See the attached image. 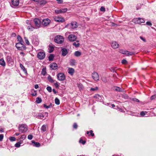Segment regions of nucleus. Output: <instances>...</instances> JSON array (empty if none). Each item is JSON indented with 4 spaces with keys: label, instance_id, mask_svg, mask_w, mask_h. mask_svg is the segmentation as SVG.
<instances>
[{
    "label": "nucleus",
    "instance_id": "46",
    "mask_svg": "<svg viewBox=\"0 0 156 156\" xmlns=\"http://www.w3.org/2000/svg\"><path fill=\"white\" fill-rule=\"evenodd\" d=\"M9 140L11 141H14L16 140V138L14 137H10L9 138Z\"/></svg>",
    "mask_w": 156,
    "mask_h": 156
},
{
    "label": "nucleus",
    "instance_id": "62",
    "mask_svg": "<svg viewBox=\"0 0 156 156\" xmlns=\"http://www.w3.org/2000/svg\"><path fill=\"white\" fill-rule=\"evenodd\" d=\"M48 105L50 107V108H52L54 105H53L51 103H50Z\"/></svg>",
    "mask_w": 156,
    "mask_h": 156
},
{
    "label": "nucleus",
    "instance_id": "61",
    "mask_svg": "<svg viewBox=\"0 0 156 156\" xmlns=\"http://www.w3.org/2000/svg\"><path fill=\"white\" fill-rule=\"evenodd\" d=\"M26 138V136L25 135H23L21 136L20 138L22 139H24Z\"/></svg>",
    "mask_w": 156,
    "mask_h": 156
},
{
    "label": "nucleus",
    "instance_id": "41",
    "mask_svg": "<svg viewBox=\"0 0 156 156\" xmlns=\"http://www.w3.org/2000/svg\"><path fill=\"white\" fill-rule=\"evenodd\" d=\"M26 49V46L23 44V45L22 46H21V47H20V48L19 50L23 51V50H25Z\"/></svg>",
    "mask_w": 156,
    "mask_h": 156
},
{
    "label": "nucleus",
    "instance_id": "39",
    "mask_svg": "<svg viewBox=\"0 0 156 156\" xmlns=\"http://www.w3.org/2000/svg\"><path fill=\"white\" fill-rule=\"evenodd\" d=\"M89 133H90V135H91L92 136H94V134L93 133V131L92 130H90V131H87V134H88Z\"/></svg>",
    "mask_w": 156,
    "mask_h": 156
},
{
    "label": "nucleus",
    "instance_id": "21",
    "mask_svg": "<svg viewBox=\"0 0 156 156\" xmlns=\"http://www.w3.org/2000/svg\"><path fill=\"white\" fill-rule=\"evenodd\" d=\"M32 144H33V145L36 147H39L40 146V144L37 142H35L34 140H32Z\"/></svg>",
    "mask_w": 156,
    "mask_h": 156
},
{
    "label": "nucleus",
    "instance_id": "2",
    "mask_svg": "<svg viewBox=\"0 0 156 156\" xmlns=\"http://www.w3.org/2000/svg\"><path fill=\"white\" fill-rule=\"evenodd\" d=\"M19 131L21 133L25 132L27 130V126L24 124L19 125Z\"/></svg>",
    "mask_w": 156,
    "mask_h": 156
},
{
    "label": "nucleus",
    "instance_id": "36",
    "mask_svg": "<svg viewBox=\"0 0 156 156\" xmlns=\"http://www.w3.org/2000/svg\"><path fill=\"white\" fill-rule=\"evenodd\" d=\"M98 89V87H94L90 88V90L91 91H95L97 90Z\"/></svg>",
    "mask_w": 156,
    "mask_h": 156
},
{
    "label": "nucleus",
    "instance_id": "56",
    "mask_svg": "<svg viewBox=\"0 0 156 156\" xmlns=\"http://www.w3.org/2000/svg\"><path fill=\"white\" fill-rule=\"evenodd\" d=\"M147 25L151 26L152 25V23L150 21H147L146 23Z\"/></svg>",
    "mask_w": 156,
    "mask_h": 156
},
{
    "label": "nucleus",
    "instance_id": "19",
    "mask_svg": "<svg viewBox=\"0 0 156 156\" xmlns=\"http://www.w3.org/2000/svg\"><path fill=\"white\" fill-rule=\"evenodd\" d=\"M34 116L38 119H43L44 118V115L43 114L40 113L38 115H34Z\"/></svg>",
    "mask_w": 156,
    "mask_h": 156
},
{
    "label": "nucleus",
    "instance_id": "33",
    "mask_svg": "<svg viewBox=\"0 0 156 156\" xmlns=\"http://www.w3.org/2000/svg\"><path fill=\"white\" fill-rule=\"evenodd\" d=\"M29 26L27 27V29L28 30L33 31V30L34 29V27L33 26Z\"/></svg>",
    "mask_w": 156,
    "mask_h": 156
},
{
    "label": "nucleus",
    "instance_id": "27",
    "mask_svg": "<svg viewBox=\"0 0 156 156\" xmlns=\"http://www.w3.org/2000/svg\"><path fill=\"white\" fill-rule=\"evenodd\" d=\"M81 54V52L78 51H76L74 53V55L76 56L77 57H79L80 56Z\"/></svg>",
    "mask_w": 156,
    "mask_h": 156
},
{
    "label": "nucleus",
    "instance_id": "1",
    "mask_svg": "<svg viewBox=\"0 0 156 156\" xmlns=\"http://www.w3.org/2000/svg\"><path fill=\"white\" fill-rule=\"evenodd\" d=\"M54 41L57 44H61L64 42V38L63 36L61 35H57L55 37Z\"/></svg>",
    "mask_w": 156,
    "mask_h": 156
},
{
    "label": "nucleus",
    "instance_id": "32",
    "mask_svg": "<svg viewBox=\"0 0 156 156\" xmlns=\"http://www.w3.org/2000/svg\"><path fill=\"white\" fill-rule=\"evenodd\" d=\"M46 125H43L41 128V130L43 132H45L46 131Z\"/></svg>",
    "mask_w": 156,
    "mask_h": 156
},
{
    "label": "nucleus",
    "instance_id": "60",
    "mask_svg": "<svg viewBox=\"0 0 156 156\" xmlns=\"http://www.w3.org/2000/svg\"><path fill=\"white\" fill-rule=\"evenodd\" d=\"M100 10L102 11H105V9L104 7L102 6L100 8Z\"/></svg>",
    "mask_w": 156,
    "mask_h": 156
},
{
    "label": "nucleus",
    "instance_id": "58",
    "mask_svg": "<svg viewBox=\"0 0 156 156\" xmlns=\"http://www.w3.org/2000/svg\"><path fill=\"white\" fill-rule=\"evenodd\" d=\"M140 24L141 23H144L145 21H144V20L143 19L141 18H140Z\"/></svg>",
    "mask_w": 156,
    "mask_h": 156
},
{
    "label": "nucleus",
    "instance_id": "31",
    "mask_svg": "<svg viewBox=\"0 0 156 156\" xmlns=\"http://www.w3.org/2000/svg\"><path fill=\"white\" fill-rule=\"evenodd\" d=\"M20 67L21 68V69L23 70L24 71V72L25 73H27V71L26 70V69L25 67L22 64H20Z\"/></svg>",
    "mask_w": 156,
    "mask_h": 156
},
{
    "label": "nucleus",
    "instance_id": "4",
    "mask_svg": "<svg viewBox=\"0 0 156 156\" xmlns=\"http://www.w3.org/2000/svg\"><path fill=\"white\" fill-rule=\"evenodd\" d=\"M58 80L60 81H63L65 80L66 77L65 75L62 73H59L57 75Z\"/></svg>",
    "mask_w": 156,
    "mask_h": 156
},
{
    "label": "nucleus",
    "instance_id": "45",
    "mask_svg": "<svg viewBox=\"0 0 156 156\" xmlns=\"http://www.w3.org/2000/svg\"><path fill=\"white\" fill-rule=\"evenodd\" d=\"M46 89L48 92H51L52 91V89L51 87L48 86L47 87Z\"/></svg>",
    "mask_w": 156,
    "mask_h": 156
},
{
    "label": "nucleus",
    "instance_id": "37",
    "mask_svg": "<svg viewBox=\"0 0 156 156\" xmlns=\"http://www.w3.org/2000/svg\"><path fill=\"white\" fill-rule=\"evenodd\" d=\"M54 58L53 54H51L48 57V60L50 61H52Z\"/></svg>",
    "mask_w": 156,
    "mask_h": 156
},
{
    "label": "nucleus",
    "instance_id": "10",
    "mask_svg": "<svg viewBox=\"0 0 156 156\" xmlns=\"http://www.w3.org/2000/svg\"><path fill=\"white\" fill-rule=\"evenodd\" d=\"M50 20L47 18L43 20L42 21V24L44 26H47L50 23Z\"/></svg>",
    "mask_w": 156,
    "mask_h": 156
},
{
    "label": "nucleus",
    "instance_id": "57",
    "mask_svg": "<svg viewBox=\"0 0 156 156\" xmlns=\"http://www.w3.org/2000/svg\"><path fill=\"white\" fill-rule=\"evenodd\" d=\"M26 23L28 25H31V23L30 21L29 20H27L26 21Z\"/></svg>",
    "mask_w": 156,
    "mask_h": 156
},
{
    "label": "nucleus",
    "instance_id": "48",
    "mask_svg": "<svg viewBox=\"0 0 156 156\" xmlns=\"http://www.w3.org/2000/svg\"><path fill=\"white\" fill-rule=\"evenodd\" d=\"M54 85L56 88H58L59 84L57 81H56L54 83Z\"/></svg>",
    "mask_w": 156,
    "mask_h": 156
},
{
    "label": "nucleus",
    "instance_id": "18",
    "mask_svg": "<svg viewBox=\"0 0 156 156\" xmlns=\"http://www.w3.org/2000/svg\"><path fill=\"white\" fill-rule=\"evenodd\" d=\"M71 27L73 29H75L77 27V23L76 22H73L71 23Z\"/></svg>",
    "mask_w": 156,
    "mask_h": 156
},
{
    "label": "nucleus",
    "instance_id": "12",
    "mask_svg": "<svg viewBox=\"0 0 156 156\" xmlns=\"http://www.w3.org/2000/svg\"><path fill=\"white\" fill-rule=\"evenodd\" d=\"M50 67L51 69L56 70L58 68V66L57 64L55 63H52L50 65Z\"/></svg>",
    "mask_w": 156,
    "mask_h": 156
},
{
    "label": "nucleus",
    "instance_id": "23",
    "mask_svg": "<svg viewBox=\"0 0 156 156\" xmlns=\"http://www.w3.org/2000/svg\"><path fill=\"white\" fill-rule=\"evenodd\" d=\"M0 65L3 66H5V62L3 58H1L0 59Z\"/></svg>",
    "mask_w": 156,
    "mask_h": 156
},
{
    "label": "nucleus",
    "instance_id": "63",
    "mask_svg": "<svg viewBox=\"0 0 156 156\" xmlns=\"http://www.w3.org/2000/svg\"><path fill=\"white\" fill-rule=\"evenodd\" d=\"M140 38L144 42H146V40L145 39H144V38L143 37H142L141 36H140Z\"/></svg>",
    "mask_w": 156,
    "mask_h": 156
},
{
    "label": "nucleus",
    "instance_id": "3",
    "mask_svg": "<svg viewBox=\"0 0 156 156\" xmlns=\"http://www.w3.org/2000/svg\"><path fill=\"white\" fill-rule=\"evenodd\" d=\"M119 52L123 54H125L127 56L132 55L134 54V53L133 52H129L127 51L124 50L123 49H120Z\"/></svg>",
    "mask_w": 156,
    "mask_h": 156
},
{
    "label": "nucleus",
    "instance_id": "51",
    "mask_svg": "<svg viewBox=\"0 0 156 156\" xmlns=\"http://www.w3.org/2000/svg\"><path fill=\"white\" fill-rule=\"evenodd\" d=\"M33 136L32 135H29L28 136V138L29 140H31L33 138Z\"/></svg>",
    "mask_w": 156,
    "mask_h": 156
},
{
    "label": "nucleus",
    "instance_id": "59",
    "mask_svg": "<svg viewBox=\"0 0 156 156\" xmlns=\"http://www.w3.org/2000/svg\"><path fill=\"white\" fill-rule=\"evenodd\" d=\"M127 62L126 60L124 59H123V60H122V64H124L126 63H127Z\"/></svg>",
    "mask_w": 156,
    "mask_h": 156
},
{
    "label": "nucleus",
    "instance_id": "20",
    "mask_svg": "<svg viewBox=\"0 0 156 156\" xmlns=\"http://www.w3.org/2000/svg\"><path fill=\"white\" fill-rule=\"evenodd\" d=\"M23 44V43L21 42H18L16 44V48L19 50L20 48V47L21 46H22Z\"/></svg>",
    "mask_w": 156,
    "mask_h": 156
},
{
    "label": "nucleus",
    "instance_id": "22",
    "mask_svg": "<svg viewBox=\"0 0 156 156\" xmlns=\"http://www.w3.org/2000/svg\"><path fill=\"white\" fill-rule=\"evenodd\" d=\"M76 63V60L74 59H71L70 60L69 63L71 66H74Z\"/></svg>",
    "mask_w": 156,
    "mask_h": 156
},
{
    "label": "nucleus",
    "instance_id": "52",
    "mask_svg": "<svg viewBox=\"0 0 156 156\" xmlns=\"http://www.w3.org/2000/svg\"><path fill=\"white\" fill-rule=\"evenodd\" d=\"M132 99V100L133 101H135L137 102H139V100L137 99L136 98H131Z\"/></svg>",
    "mask_w": 156,
    "mask_h": 156
},
{
    "label": "nucleus",
    "instance_id": "55",
    "mask_svg": "<svg viewBox=\"0 0 156 156\" xmlns=\"http://www.w3.org/2000/svg\"><path fill=\"white\" fill-rule=\"evenodd\" d=\"M77 125L76 123H74L73 125V127L74 129H76L77 128Z\"/></svg>",
    "mask_w": 156,
    "mask_h": 156
},
{
    "label": "nucleus",
    "instance_id": "29",
    "mask_svg": "<svg viewBox=\"0 0 156 156\" xmlns=\"http://www.w3.org/2000/svg\"><path fill=\"white\" fill-rule=\"evenodd\" d=\"M41 73L44 76L46 75V68H43V69H42Z\"/></svg>",
    "mask_w": 156,
    "mask_h": 156
},
{
    "label": "nucleus",
    "instance_id": "5",
    "mask_svg": "<svg viewBox=\"0 0 156 156\" xmlns=\"http://www.w3.org/2000/svg\"><path fill=\"white\" fill-rule=\"evenodd\" d=\"M92 77L93 78V79L96 81H98L99 79L98 74L95 72H94L92 73Z\"/></svg>",
    "mask_w": 156,
    "mask_h": 156
},
{
    "label": "nucleus",
    "instance_id": "13",
    "mask_svg": "<svg viewBox=\"0 0 156 156\" xmlns=\"http://www.w3.org/2000/svg\"><path fill=\"white\" fill-rule=\"evenodd\" d=\"M111 46L113 48L115 49L119 47V44L116 41H113L112 42Z\"/></svg>",
    "mask_w": 156,
    "mask_h": 156
},
{
    "label": "nucleus",
    "instance_id": "14",
    "mask_svg": "<svg viewBox=\"0 0 156 156\" xmlns=\"http://www.w3.org/2000/svg\"><path fill=\"white\" fill-rule=\"evenodd\" d=\"M62 52V55L63 56H65L68 53V51L67 49L65 48H62L61 49Z\"/></svg>",
    "mask_w": 156,
    "mask_h": 156
},
{
    "label": "nucleus",
    "instance_id": "24",
    "mask_svg": "<svg viewBox=\"0 0 156 156\" xmlns=\"http://www.w3.org/2000/svg\"><path fill=\"white\" fill-rule=\"evenodd\" d=\"M47 2L44 0H39L38 3L40 4L41 5H44L46 4Z\"/></svg>",
    "mask_w": 156,
    "mask_h": 156
},
{
    "label": "nucleus",
    "instance_id": "53",
    "mask_svg": "<svg viewBox=\"0 0 156 156\" xmlns=\"http://www.w3.org/2000/svg\"><path fill=\"white\" fill-rule=\"evenodd\" d=\"M4 137L3 134H0V141H2Z\"/></svg>",
    "mask_w": 156,
    "mask_h": 156
},
{
    "label": "nucleus",
    "instance_id": "16",
    "mask_svg": "<svg viewBox=\"0 0 156 156\" xmlns=\"http://www.w3.org/2000/svg\"><path fill=\"white\" fill-rule=\"evenodd\" d=\"M68 72L71 75H73L75 72V70L73 68H69L68 69Z\"/></svg>",
    "mask_w": 156,
    "mask_h": 156
},
{
    "label": "nucleus",
    "instance_id": "47",
    "mask_svg": "<svg viewBox=\"0 0 156 156\" xmlns=\"http://www.w3.org/2000/svg\"><path fill=\"white\" fill-rule=\"evenodd\" d=\"M20 146V143L19 142L17 143L15 145V147H19Z\"/></svg>",
    "mask_w": 156,
    "mask_h": 156
},
{
    "label": "nucleus",
    "instance_id": "42",
    "mask_svg": "<svg viewBox=\"0 0 156 156\" xmlns=\"http://www.w3.org/2000/svg\"><path fill=\"white\" fill-rule=\"evenodd\" d=\"M80 44L79 43H76L75 42H73V45L75 46L76 48L79 47L80 46Z\"/></svg>",
    "mask_w": 156,
    "mask_h": 156
},
{
    "label": "nucleus",
    "instance_id": "49",
    "mask_svg": "<svg viewBox=\"0 0 156 156\" xmlns=\"http://www.w3.org/2000/svg\"><path fill=\"white\" fill-rule=\"evenodd\" d=\"M147 113L146 112H141L140 113V115L142 116H144L145 115V114Z\"/></svg>",
    "mask_w": 156,
    "mask_h": 156
},
{
    "label": "nucleus",
    "instance_id": "7",
    "mask_svg": "<svg viewBox=\"0 0 156 156\" xmlns=\"http://www.w3.org/2000/svg\"><path fill=\"white\" fill-rule=\"evenodd\" d=\"M67 8H62L60 9H56L55 10V12L57 14H59L62 13H64L67 11Z\"/></svg>",
    "mask_w": 156,
    "mask_h": 156
},
{
    "label": "nucleus",
    "instance_id": "25",
    "mask_svg": "<svg viewBox=\"0 0 156 156\" xmlns=\"http://www.w3.org/2000/svg\"><path fill=\"white\" fill-rule=\"evenodd\" d=\"M32 43L36 46L37 45L39 44L38 41H36L35 39H33L32 41Z\"/></svg>",
    "mask_w": 156,
    "mask_h": 156
},
{
    "label": "nucleus",
    "instance_id": "28",
    "mask_svg": "<svg viewBox=\"0 0 156 156\" xmlns=\"http://www.w3.org/2000/svg\"><path fill=\"white\" fill-rule=\"evenodd\" d=\"M54 50V47L53 46L49 45L48 48L49 52L51 53L53 52Z\"/></svg>",
    "mask_w": 156,
    "mask_h": 156
},
{
    "label": "nucleus",
    "instance_id": "11",
    "mask_svg": "<svg viewBox=\"0 0 156 156\" xmlns=\"http://www.w3.org/2000/svg\"><path fill=\"white\" fill-rule=\"evenodd\" d=\"M68 38L69 41H74L77 39L76 36L73 34L69 35Z\"/></svg>",
    "mask_w": 156,
    "mask_h": 156
},
{
    "label": "nucleus",
    "instance_id": "15",
    "mask_svg": "<svg viewBox=\"0 0 156 156\" xmlns=\"http://www.w3.org/2000/svg\"><path fill=\"white\" fill-rule=\"evenodd\" d=\"M11 3L13 6H17L19 4V0H12Z\"/></svg>",
    "mask_w": 156,
    "mask_h": 156
},
{
    "label": "nucleus",
    "instance_id": "40",
    "mask_svg": "<svg viewBox=\"0 0 156 156\" xmlns=\"http://www.w3.org/2000/svg\"><path fill=\"white\" fill-rule=\"evenodd\" d=\"M42 101L41 98H36V102L37 103H40Z\"/></svg>",
    "mask_w": 156,
    "mask_h": 156
},
{
    "label": "nucleus",
    "instance_id": "6",
    "mask_svg": "<svg viewBox=\"0 0 156 156\" xmlns=\"http://www.w3.org/2000/svg\"><path fill=\"white\" fill-rule=\"evenodd\" d=\"M34 21L36 28H39L41 26V21L38 19L36 18L34 19Z\"/></svg>",
    "mask_w": 156,
    "mask_h": 156
},
{
    "label": "nucleus",
    "instance_id": "64",
    "mask_svg": "<svg viewBox=\"0 0 156 156\" xmlns=\"http://www.w3.org/2000/svg\"><path fill=\"white\" fill-rule=\"evenodd\" d=\"M39 87H38V84H35L34 85V88L37 89Z\"/></svg>",
    "mask_w": 156,
    "mask_h": 156
},
{
    "label": "nucleus",
    "instance_id": "8",
    "mask_svg": "<svg viewBox=\"0 0 156 156\" xmlns=\"http://www.w3.org/2000/svg\"><path fill=\"white\" fill-rule=\"evenodd\" d=\"M54 20L55 21L58 22H63L65 21L64 18L58 16L55 17Z\"/></svg>",
    "mask_w": 156,
    "mask_h": 156
},
{
    "label": "nucleus",
    "instance_id": "43",
    "mask_svg": "<svg viewBox=\"0 0 156 156\" xmlns=\"http://www.w3.org/2000/svg\"><path fill=\"white\" fill-rule=\"evenodd\" d=\"M24 39L25 40V42L26 44L27 45H29L30 44V42H29V41L27 39V38L26 37H24Z\"/></svg>",
    "mask_w": 156,
    "mask_h": 156
},
{
    "label": "nucleus",
    "instance_id": "9",
    "mask_svg": "<svg viewBox=\"0 0 156 156\" xmlns=\"http://www.w3.org/2000/svg\"><path fill=\"white\" fill-rule=\"evenodd\" d=\"M37 56L40 59H43L45 57V53L43 52H40L38 53Z\"/></svg>",
    "mask_w": 156,
    "mask_h": 156
},
{
    "label": "nucleus",
    "instance_id": "26",
    "mask_svg": "<svg viewBox=\"0 0 156 156\" xmlns=\"http://www.w3.org/2000/svg\"><path fill=\"white\" fill-rule=\"evenodd\" d=\"M7 61L8 63H10L12 62V59H11L10 56H7L6 57Z\"/></svg>",
    "mask_w": 156,
    "mask_h": 156
},
{
    "label": "nucleus",
    "instance_id": "34",
    "mask_svg": "<svg viewBox=\"0 0 156 156\" xmlns=\"http://www.w3.org/2000/svg\"><path fill=\"white\" fill-rule=\"evenodd\" d=\"M114 89L115 90L118 91H120L122 90V89L120 88L117 87H114Z\"/></svg>",
    "mask_w": 156,
    "mask_h": 156
},
{
    "label": "nucleus",
    "instance_id": "54",
    "mask_svg": "<svg viewBox=\"0 0 156 156\" xmlns=\"http://www.w3.org/2000/svg\"><path fill=\"white\" fill-rule=\"evenodd\" d=\"M102 80L104 83H106L107 82V79L104 77L102 78Z\"/></svg>",
    "mask_w": 156,
    "mask_h": 156
},
{
    "label": "nucleus",
    "instance_id": "44",
    "mask_svg": "<svg viewBox=\"0 0 156 156\" xmlns=\"http://www.w3.org/2000/svg\"><path fill=\"white\" fill-rule=\"evenodd\" d=\"M79 142L80 143H81L83 144H85L86 142L85 141L83 140L82 139H80Z\"/></svg>",
    "mask_w": 156,
    "mask_h": 156
},
{
    "label": "nucleus",
    "instance_id": "50",
    "mask_svg": "<svg viewBox=\"0 0 156 156\" xmlns=\"http://www.w3.org/2000/svg\"><path fill=\"white\" fill-rule=\"evenodd\" d=\"M43 107L44 108L46 109L50 108V107L48 105H47L46 104H44L43 105Z\"/></svg>",
    "mask_w": 156,
    "mask_h": 156
},
{
    "label": "nucleus",
    "instance_id": "35",
    "mask_svg": "<svg viewBox=\"0 0 156 156\" xmlns=\"http://www.w3.org/2000/svg\"><path fill=\"white\" fill-rule=\"evenodd\" d=\"M17 39H18V41H19V42H21L22 43H23V41L20 35H18L17 36Z\"/></svg>",
    "mask_w": 156,
    "mask_h": 156
},
{
    "label": "nucleus",
    "instance_id": "30",
    "mask_svg": "<svg viewBox=\"0 0 156 156\" xmlns=\"http://www.w3.org/2000/svg\"><path fill=\"white\" fill-rule=\"evenodd\" d=\"M47 79L51 83H53L54 82V80H53L51 76L50 75H49Z\"/></svg>",
    "mask_w": 156,
    "mask_h": 156
},
{
    "label": "nucleus",
    "instance_id": "17",
    "mask_svg": "<svg viewBox=\"0 0 156 156\" xmlns=\"http://www.w3.org/2000/svg\"><path fill=\"white\" fill-rule=\"evenodd\" d=\"M140 17L135 18L133 19L132 21L135 23L140 24Z\"/></svg>",
    "mask_w": 156,
    "mask_h": 156
},
{
    "label": "nucleus",
    "instance_id": "38",
    "mask_svg": "<svg viewBox=\"0 0 156 156\" xmlns=\"http://www.w3.org/2000/svg\"><path fill=\"white\" fill-rule=\"evenodd\" d=\"M55 104L57 105H59L60 104V101L58 98H55Z\"/></svg>",
    "mask_w": 156,
    "mask_h": 156
}]
</instances>
